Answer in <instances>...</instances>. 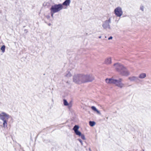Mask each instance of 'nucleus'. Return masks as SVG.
<instances>
[{
    "instance_id": "1",
    "label": "nucleus",
    "mask_w": 151,
    "mask_h": 151,
    "mask_svg": "<svg viewBox=\"0 0 151 151\" xmlns=\"http://www.w3.org/2000/svg\"><path fill=\"white\" fill-rule=\"evenodd\" d=\"M116 70L120 74L123 76H127L129 74V72L126 68L122 65L119 63H116L114 64Z\"/></svg>"
},
{
    "instance_id": "2",
    "label": "nucleus",
    "mask_w": 151,
    "mask_h": 151,
    "mask_svg": "<svg viewBox=\"0 0 151 151\" xmlns=\"http://www.w3.org/2000/svg\"><path fill=\"white\" fill-rule=\"evenodd\" d=\"M122 79L119 78L118 80L112 78H106L105 79L106 82L109 84H115L116 86L122 88L124 86V84L122 82Z\"/></svg>"
},
{
    "instance_id": "3",
    "label": "nucleus",
    "mask_w": 151,
    "mask_h": 151,
    "mask_svg": "<svg viewBox=\"0 0 151 151\" xmlns=\"http://www.w3.org/2000/svg\"><path fill=\"white\" fill-rule=\"evenodd\" d=\"M10 116L8 114L4 112H2L0 114V119L2 120L3 122V126L4 128H7V120L9 118Z\"/></svg>"
},
{
    "instance_id": "4",
    "label": "nucleus",
    "mask_w": 151,
    "mask_h": 151,
    "mask_svg": "<svg viewBox=\"0 0 151 151\" xmlns=\"http://www.w3.org/2000/svg\"><path fill=\"white\" fill-rule=\"evenodd\" d=\"M94 79V77L92 75H85L81 74L82 83L91 82Z\"/></svg>"
},
{
    "instance_id": "5",
    "label": "nucleus",
    "mask_w": 151,
    "mask_h": 151,
    "mask_svg": "<svg viewBox=\"0 0 151 151\" xmlns=\"http://www.w3.org/2000/svg\"><path fill=\"white\" fill-rule=\"evenodd\" d=\"M63 8V6H62L61 4H55L51 6L50 9V10L56 13L60 11Z\"/></svg>"
},
{
    "instance_id": "6",
    "label": "nucleus",
    "mask_w": 151,
    "mask_h": 151,
    "mask_svg": "<svg viewBox=\"0 0 151 151\" xmlns=\"http://www.w3.org/2000/svg\"><path fill=\"white\" fill-rule=\"evenodd\" d=\"M73 82L76 83H82L81 74H77L74 75L73 77Z\"/></svg>"
},
{
    "instance_id": "7",
    "label": "nucleus",
    "mask_w": 151,
    "mask_h": 151,
    "mask_svg": "<svg viewBox=\"0 0 151 151\" xmlns=\"http://www.w3.org/2000/svg\"><path fill=\"white\" fill-rule=\"evenodd\" d=\"M111 23V18H109L108 19L106 20L102 24V26L104 29H111V27L110 24Z\"/></svg>"
},
{
    "instance_id": "8",
    "label": "nucleus",
    "mask_w": 151,
    "mask_h": 151,
    "mask_svg": "<svg viewBox=\"0 0 151 151\" xmlns=\"http://www.w3.org/2000/svg\"><path fill=\"white\" fill-rule=\"evenodd\" d=\"M114 13L117 17H120L123 14L122 8L119 6L117 7L114 9Z\"/></svg>"
},
{
    "instance_id": "9",
    "label": "nucleus",
    "mask_w": 151,
    "mask_h": 151,
    "mask_svg": "<svg viewBox=\"0 0 151 151\" xmlns=\"http://www.w3.org/2000/svg\"><path fill=\"white\" fill-rule=\"evenodd\" d=\"M79 127L78 125H75L73 127V129L75 133L77 135L80 136L81 135V133L78 130Z\"/></svg>"
},
{
    "instance_id": "10",
    "label": "nucleus",
    "mask_w": 151,
    "mask_h": 151,
    "mask_svg": "<svg viewBox=\"0 0 151 151\" xmlns=\"http://www.w3.org/2000/svg\"><path fill=\"white\" fill-rule=\"evenodd\" d=\"M70 2V0H65L61 4L62 6H69Z\"/></svg>"
},
{
    "instance_id": "11",
    "label": "nucleus",
    "mask_w": 151,
    "mask_h": 151,
    "mask_svg": "<svg viewBox=\"0 0 151 151\" xmlns=\"http://www.w3.org/2000/svg\"><path fill=\"white\" fill-rule=\"evenodd\" d=\"M129 79L131 81L137 82L139 80L138 78L135 76L130 77L129 78Z\"/></svg>"
},
{
    "instance_id": "12",
    "label": "nucleus",
    "mask_w": 151,
    "mask_h": 151,
    "mask_svg": "<svg viewBox=\"0 0 151 151\" xmlns=\"http://www.w3.org/2000/svg\"><path fill=\"white\" fill-rule=\"evenodd\" d=\"M111 58L110 57H109L106 59L105 61V63L107 64H109L111 63Z\"/></svg>"
},
{
    "instance_id": "13",
    "label": "nucleus",
    "mask_w": 151,
    "mask_h": 151,
    "mask_svg": "<svg viewBox=\"0 0 151 151\" xmlns=\"http://www.w3.org/2000/svg\"><path fill=\"white\" fill-rule=\"evenodd\" d=\"M146 77V74L145 73H141L139 75V78H144Z\"/></svg>"
},
{
    "instance_id": "14",
    "label": "nucleus",
    "mask_w": 151,
    "mask_h": 151,
    "mask_svg": "<svg viewBox=\"0 0 151 151\" xmlns=\"http://www.w3.org/2000/svg\"><path fill=\"white\" fill-rule=\"evenodd\" d=\"M96 124V122L93 121H90L89 122V124L91 127L94 126Z\"/></svg>"
},
{
    "instance_id": "15",
    "label": "nucleus",
    "mask_w": 151,
    "mask_h": 151,
    "mask_svg": "<svg viewBox=\"0 0 151 151\" xmlns=\"http://www.w3.org/2000/svg\"><path fill=\"white\" fill-rule=\"evenodd\" d=\"M5 46L4 45H3L1 46V50L2 52L4 53L5 51Z\"/></svg>"
},
{
    "instance_id": "16",
    "label": "nucleus",
    "mask_w": 151,
    "mask_h": 151,
    "mask_svg": "<svg viewBox=\"0 0 151 151\" xmlns=\"http://www.w3.org/2000/svg\"><path fill=\"white\" fill-rule=\"evenodd\" d=\"M63 104L65 106H68L69 105L67 101L65 99H63Z\"/></svg>"
},
{
    "instance_id": "17",
    "label": "nucleus",
    "mask_w": 151,
    "mask_h": 151,
    "mask_svg": "<svg viewBox=\"0 0 151 151\" xmlns=\"http://www.w3.org/2000/svg\"><path fill=\"white\" fill-rule=\"evenodd\" d=\"M91 109L92 110L94 111H96L97 109L94 106H92L91 107Z\"/></svg>"
},
{
    "instance_id": "18",
    "label": "nucleus",
    "mask_w": 151,
    "mask_h": 151,
    "mask_svg": "<svg viewBox=\"0 0 151 151\" xmlns=\"http://www.w3.org/2000/svg\"><path fill=\"white\" fill-rule=\"evenodd\" d=\"M80 136L81 137V138L85 140L86 138L85 137V136L83 134H81V135Z\"/></svg>"
},
{
    "instance_id": "19",
    "label": "nucleus",
    "mask_w": 151,
    "mask_h": 151,
    "mask_svg": "<svg viewBox=\"0 0 151 151\" xmlns=\"http://www.w3.org/2000/svg\"><path fill=\"white\" fill-rule=\"evenodd\" d=\"M71 76V74L70 73V72H69L68 73L66 74L65 75L67 77H70Z\"/></svg>"
},
{
    "instance_id": "20",
    "label": "nucleus",
    "mask_w": 151,
    "mask_h": 151,
    "mask_svg": "<svg viewBox=\"0 0 151 151\" xmlns=\"http://www.w3.org/2000/svg\"><path fill=\"white\" fill-rule=\"evenodd\" d=\"M50 13L51 14V16L52 17H53V15L55 13L54 12H53L51 10H50Z\"/></svg>"
},
{
    "instance_id": "21",
    "label": "nucleus",
    "mask_w": 151,
    "mask_h": 151,
    "mask_svg": "<svg viewBox=\"0 0 151 151\" xmlns=\"http://www.w3.org/2000/svg\"><path fill=\"white\" fill-rule=\"evenodd\" d=\"M78 140L81 142V144L82 145H83V142H82V141L81 139H78Z\"/></svg>"
},
{
    "instance_id": "22",
    "label": "nucleus",
    "mask_w": 151,
    "mask_h": 151,
    "mask_svg": "<svg viewBox=\"0 0 151 151\" xmlns=\"http://www.w3.org/2000/svg\"><path fill=\"white\" fill-rule=\"evenodd\" d=\"M140 9L142 11H143L144 7L143 6H141L140 8Z\"/></svg>"
},
{
    "instance_id": "23",
    "label": "nucleus",
    "mask_w": 151,
    "mask_h": 151,
    "mask_svg": "<svg viewBox=\"0 0 151 151\" xmlns=\"http://www.w3.org/2000/svg\"><path fill=\"white\" fill-rule=\"evenodd\" d=\"M95 111H96L98 114H100L101 113L97 109Z\"/></svg>"
},
{
    "instance_id": "24",
    "label": "nucleus",
    "mask_w": 151,
    "mask_h": 151,
    "mask_svg": "<svg viewBox=\"0 0 151 151\" xmlns=\"http://www.w3.org/2000/svg\"><path fill=\"white\" fill-rule=\"evenodd\" d=\"M112 38H113L111 36L109 37L108 39L109 40H111V39H112Z\"/></svg>"
},
{
    "instance_id": "25",
    "label": "nucleus",
    "mask_w": 151,
    "mask_h": 151,
    "mask_svg": "<svg viewBox=\"0 0 151 151\" xmlns=\"http://www.w3.org/2000/svg\"><path fill=\"white\" fill-rule=\"evenodd\" d=\"M19 146H20V148L21 149H22V148L21 147V146L20 145H19Z\"/></svg>"
},
{
    "instance_id": "26",
    "label": "nucleus",
    "mask_w": 151,
    "mask_h": 151,
    "mask_svg": "<svg viewBox=\"0 0 151 151\" xmlns=\"http://www.w3.org/2000/svg\"><path fill=\"white\" fill-rule=\"evenodd\" d=\"M51 24L50 23H49L48 24V25L49 26H50V25H51Z\"/></svg>"
},
{
    "instance_id": "27",
    "label": "nucleus",
    "mask_w": 151,
    "mask_h": 151,
    "mask_svg": "<svg viewBox=\"0 0 151 151\" xmlns=\"http://www.w3.org/2000/svg\"><path fill=\"white\" fill-rule=\"evenodd\" d=\"M99 38H101V36H100L99 37Z\"/></svg>"
}]
</instances>
